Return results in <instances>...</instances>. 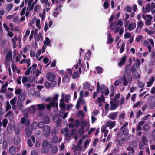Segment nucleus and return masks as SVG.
Segmentation results:
<instances>
[{"mask_svg":"<svg viewBox=\"0 0 155 155\" xmlns=\"http://www.w3.org/2000/svg\"><path fill=\"white\" fill-rule=\"evenodd\" d=\"M25 93L23 92L18 95V99L17 102V104L19 106L22 105V103L25 99Z\"/></svg>","mask_w":155,"mask_h":155,"instance_id":"nucleus-1","label":"nucleus"},{"mask_svg":"<svg viewBox=\"0 0 155 155\" xmlns=\"http://www.w3.org/2000/svg\"><path fill=\"white\" fill-rule=\"evenodd\" d=\"M129 145L130 146L128 147L127 148V150L128 151H131L133 152H134V148L137 147V142L135 141H133L130 142Z\"/></svg>","mask_w":155,"mask_h":155,"instance_id":"nucleus-2","label":"nucleus"},{"mask_svg":"<svg viewBox=\"0 0 155 155\" xmlns=\"http://www.w3.org/2000/svg\"><path fill=\"white\" fill-rule=\"evenodd\" d=\"M50 127L47 125L44 126L43 130V133L44 136L46 137H47L50 135Z\"/></svg>","mask_w":155,"mask_h":155,"instance_id":"nucleus-3","label":"nucleus"},{"mask_svg":"<svg viewBox=\"0 0 155 155\" xmlns=\"http://www.w3.org/2000/svg\"><path fill=\"white\" fill-rule=\"evenodd\" d=\"M47 80L50 81H53L55 80V74L51 72H48L46 76Z\"/></svg>","mask_w":155,"mask_h":155,"instance_id":"nucleus-4","label":"nucleus"},{"mask_svg":"<svg viewBox=\"0 0 155 155\" xmlns=\"http://www.w3.org/2000/svg\"><path fill=\"white\" fill-rule=\"evenodd\" d=\"M25 133L27 137L28 138L32 134V131L30 127H27L25 129Z\"/></svg>","mask_w":155,"mask_h":155,"instance_id":"nucleus-5","label":"nucleus"},{"mask_svg":"<svg viewBox=\"0 0 155 155\" xmlns=\"http://www.w3.org/2000/svg\"><path fill=\"white\" fill-rule=\"evenodd\" d=\"M147 17L148 18L145 20V24L147 26H149L151 24V20L153 17L150 14L147 15Z\"/></svg>","mask_w":155,"mask_h":155,"instance_id":"nucleus-6","label":"nucleus"},{"mask_svg":"<svg viewBox=\"0 0 155 155\" xmlns=\"http://www.w3.org/2000/svg\"><path fill=\"white\" fill-rule=\"evenodd\" d=\"M118 113L117 112H112L109 114L108 117L111 120H115L118 115Z\"/></svg>","mask_w":155,"mask_h":155,"instance_id":"nucleus-7","label":"nucleus"},{"mask_svg":"<svg viewBox=\"0 0 155 155\" xmlns=\"http://www.w3.org/2000/svg\"><path fill=\"white\" fill-rule=\"evenodd\" d=\"M20 138L19 135H15L14 137V143L15 145H18L19 143Z\"/></svg>","mask_w":155,"mask_h":155,"instance_id":"nucleus-8","label":"nucleus"},{"mask_svg":"<svg viewBox=\"0 0 155 155\" xmlns=\"http://www.w3.org/2000/svg\"><path fill=\"white\" fill-rule=\"evenodd\" d=\"M110 106L109 109L110 110H113L116 109L118 106V105L115 103H114L113 101H110Z\"/></svg>","mask_w":155,"mask_h":155,"instance_id":"nucleus-9","label":"nucleus"},{"mask_svg":"<svg viewBox=\"0 0 155 155\" xmlns=\"http://www.w3.org/2000/svg\"><path fill=\"white\" fill-rule=\"evenodd\" d=\"M107 43L110 44L112 43L114 41V38L112 37L111 34L110 33H107Z\"/></svg>","mask_w":155,"mask_h":155,"instance_id":"nucleus-10","label":"nucleus"},{"mask_svg":"<svg viewBox=\"0 0 155 155\" xmlns=\"http://www.w3.org/2000/svg\"><path fill=\"white\" fill-rule=\"evenodd\" d=\"M116 124V122L114 121H110L107 123V127H109L110 129H112L114 127Z\"/></svg>","mask_w":155,"mask_h":155,"instance_id":"nucleus-11","label":"nucleus"},{"mask_svg":"<svg viewBox=\"0 0 155 155\" xmlns=\"http://www.w3.org/2000/svg\"><path fill=\"white\" fill-rule=\"evenodd\" d=\"M126 56H124L121 58L120 61L118 63V65L120 67L122 66L125 63L126 60Z\"/></svg>","mask_w":155,"mask_h":155,"instance_id":"nucleus-12","label":"nucleus"},{"mask_svg":"<svg viewBox=\"0 0 155 155\" xmlns=\"http://www.w3.org/2000/svg\"><path fill=\"white\" fill-rule=\"evenodd\" d=\"M136 26V23L135 22L130 23L128 25V29L129 31H132L135 28Z\"/></svg>","mask_w":155,"mask_h":155,"instance_id":"nucleus-13","label":"nucleus"},{"mask_svg":"<svg viewBox=\"0 0 155 155\" xmlns=\"http://www.w3.org/2000/svg\"><path fill=\"white\" fill-rule=\"evenodd\" d=\"M12 53L11 51L8 52L7 53L6 55V58L7 60L9 61L12 60Z\"/></svg>","mask_w":155,"mask_h":155,"instance_id":"nucleus-14","label":"nucleus"},{"mask_svg":"<svg viewBox=\"0 0 155 155\" xmlns=\"http://www.w3.org/2000/svg\"><path fill=\"white\" fill-rule=\"evenodd\" d=\"M9 150L10 153L12 155H15L16 153V149L13 146H12L10 147Z\"/></svg>","mask_w":155,"mask_h":155,"instance_id":"nucleus-15","label":"nucleus"},{"mask_svg":"<svg viewBox=\"0 0 155 155\" xmlns=\"http://www.w3.org/2000/svg\"><path fill=\"white\" fill-rule=\"evenodd\" d=\"M36 108L34 105H31L28 108V112L31 113H34L36 111Z\"/></svg>","mask_w":155,"mask_h":155,"instance_id":"nucleus-16","label":"nucleus"},{"mask_svg":"<svg viewBox=\"0 0 155 155\" xmlns=\"http://www.w3.org/2000/svg\"><path fill=\"white\" fill-rule=\"evenodd\" d=\"M52 142L54 144H56L58 142V137L56 135L54 136L51 138Z\"/></svg>","mask_w":155,"mask_h":155,"instance_id":"nucleus-17","label":"nucleus"},{"mask_svg":"<svg viewBox=\"0 0 155 155\" xmlns=\"http://www.w3.org/2000/svg\"><path fill=\"white\" fill-rule=\"evenodd\" d=\"M41 38V34L40 33L39 34H35L34 39L37 41H39Z\"/></svg>","mask_w":155,"mask_h":155,"instance_id":"nucleus-18","label":"nucleus"},{"mask_svg":"<svg viewBox=\"0 0 155 155\" xmlns=\"http://www.w3.org/2000/svg\"><path fill=\"white\" fill-rule=\"evenodd\" d=\"M130 66L131 65L130 64H128L126 66L125 68V71L126 73L127 74H129L131 72V71L130 70Z\"/></svg>","mask_w":155,"mask_h":155,"instance_id":"nucleus-19","label":"nucleus"},{"mask_svg":"<svg viewBox=\"0 0 155 155\" xmlns=\"http://www.w3.org/2000/svg\"><path fill=\"white\" fill-rule=\"evenodd\" d=\"M150 129V127L149 125L145 124L143 125L142 127V130L145 131H147Z\"/></svg>","mask_w":155,"mask_h":155,"instance_id":"nucleus-20","label":"nucleus"},{"mask_svg":"<svg viewBox=\"0 0 155 155\" xmlns=\"http://www.w3.org/2000/svg\"><path fill=\"white\" fill-rule=\"evenodd\" d=\"M38 124L36 122H33L31 125V128L34 130H35L37 128Z\"/></svg>","mask_w":155,"mask_h":155,"instance_id":"nucleus-21","label":"nucleus"},{"mask_svg":"<svg viewBox=\"0 0 155 155\" xmlns=\"http://www.w3.org/2000/svg\"><path fill=\"white\" fill-rule=\"evenodd\" d=\"M51 152L52 153H56L58 151V148L56 146L54 145L51 148Z\"/></svg>","mask_w":155,"mask_h":155,"instance_id":"nucleus-22","label":"nucleus"},{"mask_svg":"<svg viewBox=\"0 0 155 155\" xmlns=\"http://www.w3.org/2000/svg\"><path fill=\"white\" fill-rule=\"evenodd\" d=\"M101 92V94H104L105 91L106 87L104 84L101 85L100 87Z\"/></svg>","mask_w":155,"mask_h":155,"instance_id":"nucleus-23","label":"nucleus"},{"mask_svg":"<svg viewBox=\"0 0 155 155\" xmlns=\"http://www.w3.org/2000/svg\"><path fill=\"white\" fill-rule=\"evenodd\" d=\"M97 101L100 103H101L102 102H104L105 101L104 96L103 95H101L100 97L98 98Z\"/></svg>","mask_w":155,"mask_h":155,"instance_id":"nucleus-24","label":"nucleus"},{"mask_svg":"<svg viewBox=\"0 0 155 155\" xmlns=\"http://www.w3.org/2000/svg\"><path fill=\"white\" fill-rule=\"evenodd\" d=\"M117 23L115 22H113L111 24L110 28L112 30H114L116 28Z\"/></svg>","mask_w":155,"mask_h":155,"instance_id":"nucleus-25","label":"nucleus"},{"mask_svg":"<svg viewBox=\"0 0 155 155\" xmlns=\"http://www.w3.org/2000/svg\"><path fill=\"white\" fill-rule=\"evenodd\" d=\"M39 110H44L45 109V104H38L37 105Z\"/></svg>","mask_w":155,"mask_h":155,"instance_id":"nucleus-26","label":"nucleus"},{"mask_svg":"<svg viewBox=\"0 0 155 155\" xmlns=\"http://www.w3.org/2000/svg\"><path fill=\"white\" fill-rule=\"evenodd\" d=\"M6 116L8 117L9 119L11 120L13 118V114L11 111H9L7 114Z\"/></svg>","mask_w":155,"mask_h":155,"instance_id":"nucleus-27","label":"nucleus"},{"mask_svg":"<svg viewBox=\"0 0 155 155\" xmlns=\"http://www.w3.org/2000/svg\"><path fill=\"white\" fill-rule=\"evenodd\" d=\"M128 84L125 75L124 74L123 76V85L124 86H126Z\"/></svg>","mask_w":155,"mask_h":155,"instance_id":"nucleus-28","label":"nucleus"},{"mask_svg":"<svg viewBox=\"0 0 155 155\" xmlns=\"http://www.w3.org/2000/svg\"><path fill=\"white\" fill-rule=\"evenodd\" d=\"M84 132V128H80L78 130V134L79 136H82Z\"/></svg>","mask_w":155,"mask_h":155,"instance_id":"nucleus-29","label":"nucleus"},{"mask_svg":"<svg viewBox=\"0 0 155 155\" xmlns=\"http://www.w3.org/2000/svg\"><path fill=\"white\" fill-rule=\"evenodd\" d=\"M59 106L61 109V110H64V111H65L66 108V104L65 103H60L59 104Z\"/></svg>","mask_w":155,"mask_h":155,"instance_id":"nucleus-30","label":"nucleus"},{"mask_svg":"<svg viewBox=\"0 0 155 155\" xmlns=\"http://www.w3.org/2000/svg\"><path fill=\"white\" fill-rule=\"evenodd\" d=\"M125 139L124 138H121L119 140L118 144L121 146H123L125 143Z\"/></svg>","mask_w":155,"mask_h":155,"instance_id":"nucleus-31","label":"nucleus"},{"mask_svg":"<svg viewBox=\"0 0 155 155\" xmlns=\"http://www.w3.org/2000/svg\"><path fill=\"white\" fill-rule=\"evenodd\" d=\"M48 141L46 140H44L42 143V146L43 148H45L48 147Z\"/></svg>","mask_w":155,"mask_h":155,"instance_id":"nucleus-32","label":"nucleus"},{"mask_svg":"<svg viewBox=\"0 0 155 155\" xmlns=\"http://www.w3.org/2000/svg\"><path fill=\"white\" fill-rule=\"evenodd\" d=\"M69 81L70 79L69 76L68 75H66L63 78L62 81L64 82H67Z\"/></svg>","mask_w":155,"mask_h":155,"instance_id":"nucleus-33","label":"nucleus"},{"mask_svg":"<svg viewBox=\"0 0 155 155\" xmlns=\"http://www.w3.org/2000/svg\"><path fill=\"white\" fill-rule=\"evenodd\" d=\"M50 104L51 105V107L54 108L55 107L56 108L58 107V103L56 101H51L50 102Z\"/></svg>","mask_w":155,"mask_h":155,"instance_id":"nucleus-34","label":"nucleus"},{"mask_svg":"<svg viewBox=\"0 0 155 155\" xmlns=\"http://www.w3.org/2000/svg\"><path fill=\"white\" fill-rule=\"evenodd\" d=\"M135 64V66H136L137 68H138L140 65V60L139 59H137L136 60L135 64Z\"/></svg>","mask_w":155,"mask_h":155,"instance_id":"nucleus-35","label":"nucleus"},{"mask_svg":"<svg viewBox=\"0 0 155 155\" xmlns=\"http://www.w3.org/2000/svg\"><path fill=\"white\" fill-rule=\"evenodd\" d=\"M8 123V120L7 119L5 118L2 120L3 127L5 128L6 127Z\"/></svg>","mask_w":155,"mask_h":155,"instance_id":"nucleus-36","label":"nucleus"},{"mask_svg":"<svg viewBox=\"0 0 155 155\" xmlns=\"http://www.w3.org/2000/svg\"><path fill=\"white\" fill-rule=\"evenodd\" d=\"M125 115V113H122L119 116V119L120 120L122 121Z\"/></svg>","mask_w":155,"mask_h":155,"instance_id":"nucleus-37","label":"nucleus"},{"mask_svg":"<svg viewBox=\"0 0 155 155\" xmlns=\"http://www.w3.org/2000/svg\"><path fill=\"white\" fill-rule=\"evenodd\" d=\"M147 144L143 143L142 142H140L139 144V147L140 149H144V146Z\"/></svg>","mask_w":155,"mask_h":155,"instance_id":"nucleus-38","label":"nucleus"},{"mask_svg":"<svg viewBox=\"0 0 155 155\" xmlns=\"http://www.w3.org/2000/svg\"><path fill=\"white\" fill-rule=\"evenodd\" d=\"M137 84L139 88H143L145 85V83L141 81H138Z\"/></svg>","mask_w":155,"mask_h":155,"instance_id":"nucleus-39","label":"nucleus"},{"mask_svg":"<svg viewBox=\"0 0 155 155\" xmlns=\"http://www.w3.org/2000/svg\"><path fill=\"white\" fill-rule=\"evenodd\" d=\"M144 23L142 21H140L137 22V27L141 29L143 27Z\"/></svg>","mask_w":155,"mask_h":155,"instance_id":"nucleus-40","label":"nucleus"},{"mask_svg":"<svg viewBox=\"0 0 155 155\" xmlns=\"http://www.w3.org/2000/svg\"><path fill=\"white\" fill-rule=\"evenodd\" d=\"M87 124V122L86 121H82L81 124V127L84 128L86 126Z\"/></svg>","mask_w":155,"mask_h":155,"instance_id":"nucleus-41","label":"nucleus"},{"mask_svg":"<svg viewBox=\"0 0 155 155\" xmlns=\"http://www.w3.org/2000/svg\"><path fill=\"white\" fill-rule=\"evenodd\" d=\"M27 143L28 146L30 147H31L33 146V144L31 142V139L29 138L27 140Z\"/></svg>","mask_w":155,"mask_h":155,"instance_id":"nucleus-42","label":"nucleus"},{"mask_svg":"<svg viewBox=\"0 0 155 155\" xmlns=\"http://www.w3.org/2000/svg\"><path fill=\"white\" fill-rule=\"evenodd\" d=\"M90 85L88 82H86L84 84V87L85 89L89 90Z\"/></svg>","mask_w":155,"mask_h":155,"instance_id":"nucleus-43","label":"nucleus"},{"mask_svg":"<svg viewBox=\"0 0 155 155\" xmlns=\"http://www.w3.org/2000/svg\"><path fill=\"white\" fill-rule=\"evenodd\" d=\"M109 4L108 2L107 1L104 2L103 4V7L105 9H107L109 7Z\"/></svg>","mask_w":155,"mask_h":155,"instance_id":"nucleus-44","label":"nucleus"},{"mask_svg":"<svg viewBox=\"0 0 155 155\" xmlns=\"http://www.w3.org/2000/svg\"><path fill=\"white\" fill-rule=\"evenodd\" d=\"M96 69L98 73H101L102 72L103 69L101 67H97L96 68Z\"/></svg>","mask_w":155,"mask_h":155,"instance_id":"nucleus-45","label":"nucleus"},{"mask_svg":"<svg viewBox=\"0 0 155 155\" xmlns=\"http://www.w3.org/2000/svg\"><path fill=\"white\" fill-rule=\"evenodd\" d=\"M125 45V43L124 42H123L122 45H121V47L120 48V52L121 53H122L124 52V47Z\"/></svg>","mask_w":155,"mask_h":155,"instance_id":"nucleus-46","label":"nucleus"},{"mask_svg":"<svg viewBox=\"0 0 155 155\" xmlns=\"http://www.w3.org/2000/svg\"><path fill=\"white\" fill-rule=\"evenodd\" d=\"M44 120L46 124H48L50 122V119L48 116H45L44 117Z\"/></svg>","mask_w":155,"mask_h":155,"instance_id":"nucleus-47","label":"nucleus"},{"mask_svg":"<svg viewBox=\"0 0 155 155\" xmlns=\"http://www.w3.org/2000/svg\"><path fill=\"white\" fill-rule=\"evenodd\" d=\"M22 90L19 89H16L15 90V93L16 95H19L21 94L22 92Z\"/></svg>","mask_w":155,"mask_h":155,"instance_id":"nucleus-48","label":"nucleus"},{"mask_svg":"<svg viewBox=\"0 0 155 155\" xmlns=\"http://www.w3.org/2000/svg\"><path fill=\"white\" fill-rule=\"evenodd\" d=\"M40 21L39 19H37L36 21V26L39 28L40 29L41 28V26L40 25Z\"/></svg>","mask_w":155,"mask_h":155,"instance_id":"nucleus-49","label":"nucleus"},{"mask_svg":"<svg viewBox=\"0 0 155 155\" xmlns=\"http://www.w3.org/2000/svg\"><path fill=\"white\" fill-rule=\"evenodd\" d=\"M13 6V5L12 4H8L6 7V9L8 11H9L12 8Z\"/></svg>","mask_w":155,"mask_h":155,"instance_id":"nucleus-50","label":"nucleus"},{"mask_svg":"<svg viewBox=\"0 0 155 155\" xmlns=\"http://www.w3.org/2000/svg\"><path fill=\"white\" fill-rule=\"evenodd\" d=\"M141 142L147 144L148 140L147 139L146 137L145 136H143L142 137V140Z\"/></svg>","mask_w":155,"mask_h":155,"instance_id":"nucleus-51","label":"nucleus"},{"mask_svg":"<svg viewBox=\"0 0 155 155\" xmlns=\"http://www.w3.org/2000/svg\"><path fill=\"white\" fill-rule=\"evenodd\" d=\"M132 10V8L131 7L128 5L127 6L125 9L126 11L130 13L131 12Z\"/></svg>","mask_w":155,"mask_h":155,"instance_id":"nucleus-52","label":"nucleus"},{"mask_svg":"<svg viewBox=\"0 0 155 155\" xmlns=\"http://www.w3.org/2000/svg\"><path fill=\"white\" fill-rule=\"evenodd\" d=\"M16 97H14L10 101V104L12 105H14V104H15L16 101Z\"/></svg>","mask_w":155,"mask_h":155,"instance_id":"nucleus-53","label":"nucleus"},{"mask_svg":"<svg viewBox=\"0 0 155 155\" xmlns=\"http://www.w3.org/2000/svg\"><path fill=\"white\" fill-rule=\"evenodd\" d=\"M78 75L79 74L78 71L74 72L72 75V78L73 79H75L78 77Z\"/></svg>","mask_w":155,"mask_h":155,"instance_id":"nucleus-54","label":"nucleus"},{"mask_svg":"<svg viewBox=\"0 0 155 155\" xmlns=\"http://www.w3.org/2000/svg\"><path fill=\"white\" fill-rule=\"evenodd\" d=\"M58 94H55L52 99V101H57L58 100Z\"/></svg>","mask_w":155,"mask_h":155,"instance_id":"nucleus-55","label":"nucleus"},{"mask_svg":"<svg viewBox=\"0 0 155 155\" xmlns=\"http://www.w3.org/2000/svg\"><path fill=\"white\" fill-rule=\"evenodd\" d=\"M38 127L40 128H42L43 127H44V123L43 122L41 121L38 123Z\"/></svg>","mask_w":155,"mask_h":155,"instance_id":"nucleus-56","label":"nucleus"},{"mask_svg":"<svg viewBox=\"0 0 155 155\" xmlns=\"http://www.w3.org/2000/svg\"><path fill=\"white\" fill-rule=\"evenodd\" d=\"M45 87L47 88H50L51 85V83H50L48 82L47 81L45 82L44 84Z\"/></svg>","mask_w":155,"mask_h":155,"instance_id":"nucleus-57","label":"nucleus"},{"mask_svg":"<svg viewBox=\"0 0 155 155\" xmlns=\"http://www.w3.org/2000/svg\"><path fill=\"white\" fill-rule=\"evenodd\" d=\"M51 81V85L53 87H54L57 84V82L54 80Z\"/></svg>","mask_w":155,"mask_h":155,"instance_id":"nucleus-58","label":"nucleus"},{"mask_svg":"<svg viewBox=\"0 0 155 155\" xmlns=\"http://www.w3.org/2000/svg\"><path fill=\"white\" fill-rule=\"evenodd\" d=\"M7 130L9 133L11 132L12 131V126L11 124H8L7 128Z\"/></svg>","mask_w":155,"mask_h":155,"instance_id":"nucleus-59","label":"nucleus"},{"mask_svg":"<svg viewBox=\"0 0 155 155\" xmlns=\"http://www.w3.org/2000/svg\"><path fill=\"white\" fill-rule=\"evenodd\" d=\"M131 34L128 32L125 33L124 35V37L125 39L129 38L131 37Z\"/></svg>","mask_w":155,"mask_h":155,"instance_id":"nucleus-60","label":"nucleus"},{"mask_svg":"<svg viewBox=\"0 0 155 155\" xmlns=\"http://www.w3.org/2000/svg\"><path fill=\"white\" fill-rule=\"evenodd\" d=\"M62 120L61 119H58L57 121V125L58 127L61 126V124Z\"/></svg>","mask_w":155,"mask_h":155,"instance_id":"nucleus-61","label":"nucleus"},{"mask_svg":"<svg viewBox=\"0 0 155 155\" xmlns=\"http://www.w3.org/2000/svg\"><path fill=\"white\" fill-rule=\"evenodd\" d=\"M149 105L150 108H153L154 107H155V102H152L150 103L149 104Z\"/></svg>","mask_w":155,"mask_h":155,"instance_id":"nucleus-62","label":"nucleus"},{"mask_svg":"<svg viewBox=\"0 0 155 155\" xmlns=\"http://www.w3.org/2000/svg\"><path fill=\"white\" fill-rule=\"evenodd\" d=\"M49 150L47 148H43L41 150V152L43 153H47L48 152Z\"/></svg>","mask_w":155,"mask_h":155,"instance_id":"nucleus-63","label":"nucleus"},{"mask_svg":"<svg viewBox=\"0 0 155 155\" xmlns=\"http://www.w3.org/2000/svg\"><path fill=\"white\" fill-rule=\"evenodd\" d=\"M74 125L77 127H78L80 125V122L78 119H76L75 121Z\"/></svg>","mask_w":155,"mask_h":155,"instance_id":"nucleus-64","label":"nucleus"}]
</instances>
